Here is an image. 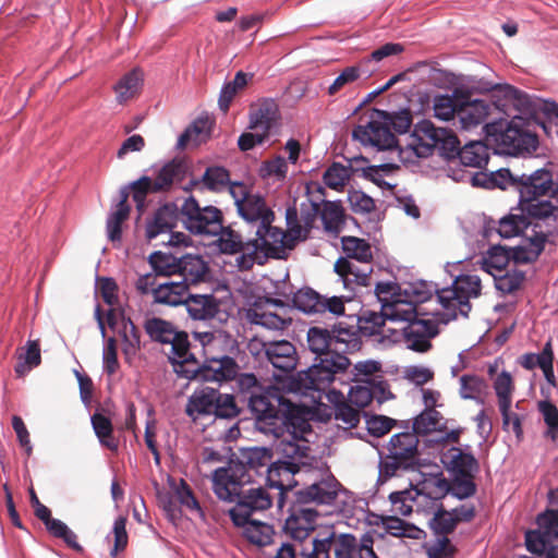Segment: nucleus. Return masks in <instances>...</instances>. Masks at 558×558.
Here are the masks:
<instances>
[{
  "label": "nucleus",
  "instance_id": "obj_1",
  "mask_svg": "<svg viewBox=\"0 0 558 558\" xmlns=\"http://www.w3.org/2000/svg\"><path fill=\"white\" fill-rule=\"evenodd\" d=\"M248 407L255 415L256 428L266 435L287 434L292 439H301L313 432L310 423L313 416L311 408L293 403L277 387L253 392Z\"/></svg>",
  "mask_w": 558,
  "mask_h": 558
},
{
  "label": "nucleus",
  "instance_id": "obj_2",
  "mask_svg": "<svg viewBox=\"0 0 558 558\" xmlns=\"http://www.w3.org/2000/svg\"><path fill=\"white\" fill-rule=\"evenodd\" d=\"M252 481L246 468L239 463H230L227 468H219L214 472V492L217 497L226 501H236L229 510V515L234 525L246 523L255 511L269 509L272 498L264 487L245 486Z\"/></svg>",
  "mask_w": 558,
  "mask_h": 558
},
{
  "label": "nucleus",
  "instance_id": "obj_3",
  "mask_svg": "<svg viewBox=\"0 0 558 558\" xmlns=\"http://www.w3.org/2000/svg\"><path fill=\"white\" fill-rule=\"evenodd\" d=\"M515 192L518 209L535 220H558V182L553 172L542 168L531 173H520Z\"/></svg>",
  "mask_w": 558,
  "mask_h": 558
},
{
  "label": "nucleus",
  "instance_id": "obj_4",
  "mask_svg": "<svg viewBox=\"0 0 558 558\" xmlns=\"http://www.w3.org/2000/svg\"><path fill=\"white\" fill-rule=\"evenodd\" d=\"M217 245L221 253L238 255L235 264L240 270H250L255 264L264 265L269 258L270 247L266 239L254 236L245 239L243 234L231 226L225 227L217 232Z\"/></svg>",
  "mask_w": 558,
  "mask_h": 558
},
{
  "label": "nucleus",
  "instance_id": "obj_5",
  "mask_svg": "<svg viewBox=\"0 0 558 558\" xmlns=\"http://www.w3.org/2000/svg\"><path fill=\"white\" fill-rule=\"evenodd\" d=\"M174 372L180 377L198 379L201 381L229 383L236 378L240 366L229 355L208 354L203 365H199L195 356L190 352L187 357L174 364Z\"/></svg>",
  "mask_w": 558,
  "mask_h": 558
},
{
  "label": "nucleus",
  "instance_id": "obj_6",
  "mask_svg": "<svg viewBox=\"0 0 558 558\" xmlns=\"http://www.w3.org/2000/svg\"><path fill=\"white\" fill-rule=\"evenodd\" d=\"M391 315L405 323L401 330L408 349L418 353L432 349V339L439 333L437 320L426 318L413 303L408 302L397 303V308Z\"/></svg>",
  "mask_w": 558,
  "mask_h": 558
},
{
  "label": "nucleus",
  "instance_id": "obj_7",
  "mask_svg": "<svg viewBox=\"0 0 558 558\" xmlns=\"http://www.w3.org/2000/svg\"><path fill=\"white\" fill-rule=\"evenodd\" d=\"M229 192L234 199L238 214L250 223L256 225L255 235L267 239L275 221V213L264 196L253 193L240 182H232Z\"/></svg>",
  "mask_w": 558,
  "mask_h": 558
},
{
  "label": "nucleus",
  "instance_id": "obj_8",
  "mask_svg": "<svg viewBox=\"0 0 558 558\" xmlns=\"http://www.w3.org/2000/svg\"><path fill=\"white\" fill-rule=\"evenodd\" d=\"M418 437L410 432L391 436L387 445L388 452L380 458V475L390 478L401 471L413 469L418 457Z\"/></svg>",
  "mask_w": 558,
  "mask_h": 558
},
{
  "label": "nucleus",
  "instance_id": "obj_9",
  "mask_svg": "<svg viewBox=\"0 0 558 558\" xmlns=\"http://www.w3.org/2000/svg\"><path fill=\"white\" fill-rule=\"evenodd\" d=\"M143 327L151 341L170 345L169 361L173 367L175 363L187 357L190 353L189 336L185 331L178 330L173 323L151 317L144 322Z\"/></svg>",
  "mask_w": 558,
  "mask_h": 558
},
{
  "label": "nucleus",
  "instance_id": "obj_10",
  "mask_svg": "<svg viewBox=\"0 0 558 558\" xmlns=\"http://www.w3.org/2000/svg\"><path fill=\"white\" fill-rule=\"evenodd\" d=\"M287 230L271 226L266 239V243L270 247L269 258H286L287 250H292L301 242L305 241L310 231L305 228L299 218L296 207H289L286 211Z\"/></svg>",
  "mask_w": 558,
  "mask_h": 558
},
{
  "label": "nucleus",
  "instance_id": "obj_11",
  "mask_svg": "<svg viewBox=\"0 0 558 558\" xmlns=\"http://www.w3.org/2000/svg\"><path fill=\"white\" fill-rule=\"evenodd\" d=\"M180 214L185 228L194 234L217 235L222 230V211L211 205L202 207L193 196L183 202Z\"/></svg>",
  "mask_w": 558,
  "mask_h": 558
},
{
  "label": "nucleus",
  "instance_id": "obj_12",
  "mask_svg": "<svg viewBox=\"0 0 558 558\" xmlns=\"http://www.w3.org/2000/svg\"><path fill=\"white\" fill-rule=\"evenodd\" d=\"M481 293V279L475 275H462L454 279L451 287L437 291V299L446 310H453V318H457L458 310L462 316H468L472 306L470 299L477 298Z\"/></svg>",
  "mask_w": 558,
  "mask_h": 558
},
{
  "label": "nucleus",
  "instance_id": "obj_13",
  "mask_svg": "<svg viewBox=\"0 0 558 558\" xmlns=\"http://www.w3.org/2000/svg\"><path fill=\"white\" fill-rule=\"evenodd\" d=\"M335 357L315 359V363L308 369L299 374V389L325 391L333 381L335 375L344 372L350 365L347 356L336 355Z\"/></svg>",
  "mask_w": 558,
  "mask_h": 558
},
{
  "label": "nucleus",
  "instance_id": "obj_14",
  "mask_svg": "<svg viewBox=\"0 0 558 558\" xmlns=\"http://www.w3.org/2000/svg\"><path fill=\"white\" fill-rule=\"evenodd\" d=\"M175 216L173 210L168 206H161L156 210L154 217L146 226V239L149 242L161 239L154 243V245H169L172 247L189 246L192 244L190 235L173 232Z\"/></svg>",
  "mask_w": 558,
  "mask_h": 558
},
{
  "label": "nucleus",
  "instance_id": "obj_15",
  "mask_svg": "<svg viewBox=\"0 0 558 558\" xmlns=\"http://www.w3.org/2000/svg\"><path fill=\"white\" fill-rule=\"evenodd\" d=\"M345 301L343 296H325L310 287L299 289L292 298L293 306L310 316L330 314L340 316L344 314Z\"/></svg>",
  "mask_w": 558,
  "mask_h": 558
},
{
  "label": "nucleus",
  "instance_id": "obj_16",
  "mask_svg": "<svg viewBox=\"0 0 558 558\" xmlns=\"http://www.w3.org/2000/svg\"><path fill=\"white\" fill-rule=\"evenodd\" d=\"M385 118L386 111L373 109L366 123L359 124L353 129V138L364 145H372L381 150L396 147L397 138Z\"/></svg>",
  "mask_w": 558,
  "mask_h": 558
},
{
  "label": "nucleus",
  "instance_id": "obj_17",
  "mask_svg": "<svg viewBox=\"0 0 558 558\" xmlns=\"http://www.w3.org/2000/svg\"><path fill=\"white\" fill-rule=\"evenodd\" d=\"M185 308L193 320L208 322L222 326L230 318L226 302L214 294H189Z\"/></svg>",
  "mask_w": 558,
  "mask_h": 558
},
{
  "label": "nucleus",
  "instance_id": "obj_18",
  "mask_svg": "<svg viewBox=\"0 0 558 558\" xmlns=\"http://www.w3.org/2000/svg\"><path fill=\"white\" fill-rule=\"evenodd\" d=\"M493 97L495 99L494 108L502 111L508 117L512 114V111L513 114L518 116H532L538 109L536 101L530 95L509 84L496 85L493 88Z\"/></svg>",
  "mask_w": 558,
  "mask_h": 558
},
{
  "label": "nucleus",
  "instance_id": "obj_19",
  "mask_svg": "<svg viewBox=\"0 0 558 558\" xmlns=\"http://www.w3.org/2000/svg\"><path fill=\"white\" fill-rule=\"evenodd\" d=\"M536 524V530L526 532V548L533 554L546 556L554 545V536L558 535V510L549 509L539 513Z\"/></svg>",
  "mask_w": 558,
  "mask_h": 558
},
{
  "label": "nucleus",
  "instance_id": "obj_20",
  "mask_svg": "<svg viewBox=\"0 0 558 558\" xmlns=\"http://www.w3.org/2000/svg\"><path fill=\"white\" fill-rule=\"evenodd\" d=\"M486 128L499 133L498 141L508 147L509 153L536 147L537 137L523 128V119L518 114H512V120L507 123L506 128L501 123L486 124Z\"/></svg>",
  "mask_w": 558,
  "mask_h": 558
},
{
  "label": "nucleus",
  "instance_id": "obj_21",
  "mask_svg": "<svg viewBox=\"0 0 558 558\" xmlns=\"http://www.w3.org/2000/svg\"><path fill=\"white\" fill-rule=\"evenodd\" d=\"M397 303H403L402 301L396 300L390 305H383L380 312H374L369 310L362 311L357 317V328L361 336L373 337V336H387L388 332H392V329H386V320H398L397 317L391 314L397 308Z\"/></svg>",
  "mask_w": 558,
  "mask_h": 558
},
{
  "label": "nucleus",
  "instance_id": "obj_22",
  "mask_svg": "<svg viewBox=\"0 0 558 558\" xmlns=\"http://www.w3.org/2000/svg\"><path fill=\"white\" fill-rule=\"evenodd\" d=\"M339 487L340 483L330 475L300 489L296 493V499L299 504L303 505L311 502L316 505H330L337 499Z\"/></svg>",
  "mask_w": 558,
  "mask_h": 558
},
{
  "label": "nucleus",
  "instance_id": "obj_23",
  "mask_svg": "<svg viewBox=\"0 0 558 558\" xmlns=\"http://www.w3.org/2000/svg\"><path fill=\"white\" fill-rule=\"evenodd\" d=\"M318 512L310 507H295L284 523V532L294 541L303 542L316 527Z\"/></svg>",
  "mask_w": 558,
  "mask_h": 558
},
{
  "label": "nucleus",
  "instance_id": "obj_24",
  "mask_svg": "<svg viewBox=\"0 0 558 558\" xmlns=\"http://www.w3.org/2000/svg\"><path fill=\"white\" fill-rule=\"evenodd\" d=\"M359 264L344 257L338 258L335 263V271L342 279L345 288L353 289L352 284L371 286L372 262H359Z\"/></svg>",
  "mask_w": 558,
  "mask_h": 558
},
{
  "label": "nucleus",
  "instance_id": "obj_25",
  "mask_svg": "<svg viewBox=\"0 0 558 558\" xmlns=\"http://www.w3.org/2000/svg\"><path fill=\"white\" fill-rule=\"evenodd\" d=\"M359 264L344 257L338 258L335 263V271L342 279L345 288L353 289L352 284L371 286L372 262H359Z\"/></svg>",
  "mask_w": 558,
  "mask_h": 558
},
{
  "label": "nucleus",
  "instance_id": "obj_26",
  "mask_svg": "<svg viewBox=\"0 0 558 558\" xmlns=\"http://www.w3.org/2000/svg\"><path fill=\"white\" fill-rule=\"evenodd\" d=\"M267 362L275 368L290 373L295 369L299 355L295 345L288 340H276L268 343Z\"/></svg>",
  "mask_w": 558,
  "mask_h": 558
},
{
  "label": "nucleus",
  "instance_id": "obj_27",
  "mask_svg": "<svg viewBox=\"0 0 558 558\" xmlns=\"http://www.w3.org/2000/svg\"><path fill=\"white\" fill-rule=\"evenodd\" d=\"M446 134L445 128H437L433 122L424 120L420 122L413 132V150L417 157H427L439 145L440 135Z\"/></svg>",
  "mask_w": 558,
  "mask_h": 558
},
{
  "label": "nucleus",
  "instance_id": "obj_28",
  "mask_svg": "<svg viewBox=\"0 0 558 558\" xmlns=\"http://www.w3.org/2000/svg\"><path fill=\"white\" fill-rule=\"evenodd\" d=\"M315 192L318 194V199L323 203L319 215L325 231L329 234L338 235L345 223V214L341 203L324 201L325 189L320 185H315Z\"/></svg>",
  "mask_w": 558,
  "mask_h": 558
},
{
  "label": "nucleus",
  "instance_id": "obj_29",
  "mask_svg": "<svg viewBox=\"0 0 558 558\" xmlns=\"http://www.w3.org/2000/svg\"><path fill=\"white\" fill-rule=\"evenodd\" d=\"M492 108L493 106L483 99L460 100L457 116L460 128L471 130L478 126L490 114Z\"/></svg>",
  "mask_w": 558,
  "mask_h": 558
},
{
  "label": "nucleus",
  "instance_id": "obj_30",
  "mask_svg": "<svg viewBox=\"0 0 558 558\" xmlns=\"http://www.w3.org/2000/svg\"><path fill=\"white\" fill-rule=\"evenodd\" d=\"M247 318L251 324L271 330H284L292 323V318L287 313H279L257 303L247 311Z\"/></svg>",
  "mask_w": 558,
  "mask_h": 558
},
{
  "label": "nucleus",
  "instance_id": "obj_31",
  "mask_svg": "<svg viewBox=\"0 0 558 558\" xmlns=\"http://www.w3.org/2000/svg\"><path fill=\"white\" fill-rule=\"evenodd\" d=\"M442 463L454 476L474 477L478 471V462L472 453L463 452L458 447H451L441 457Z\"/></svg>",
  "mask_w": 558,
  "mask_h": 558
},
{
  "label": "nucleus",
  "instance_id": "obj_32",
  "mask_svg": "<svg viewBox=\"0 0 558 558\" xmlns=\"http://www.w3.org/2000/svg\"><path fill=\"white\" fill-rule=\"evenodd\" d=\"M219 391L217 389L205 387L195 390L187 400L185 413L193 420L199 416L211 415L215 410V402H218Z\"/></svg>",
  "mask_w": 558,
  "mask_h": 558
},
{
  "label": "nucleus",
  "instance_id": "obj_33",
  "mask_svg": "<svg viewBox=\"0 0 558 558\" xmlns=\"http://www.w3.org/2000/svg\"><path fill=\"white\" fill-rule=\"evenodd\" d=\"M209 268L207 263L199 255L184 254L179 256L177 275L182 277L180 282L196 284L205 280Z\"/></svg>",
  "mask_w": 558,
  "mask_h": 558
},
{
  "label": "nucleus",
  "instance_id": "obj_34",
  "mask_svg": "<svg viewBox=\"0 0 558 558\" xmlns=\"http://www.w3.org/2000/svg\"><path fill=\"white\" fill-rule=\"evenodd\" d=\"M278 106L274 100L265 99L250 109V125L253 131H260L269 136V132L277 119Z\"/></svg>",
  "mask_w": 558,
  "mask_h": 558
},
{
  "label": "nucleus",
  "instance_id": "obj_35",
  "mask_svg": "<svg viewBox=\"0 0 558 558\" xmlns=\"http://www.w3.org/2000/svg\"><path fill=\"white\" fill-rule=\"evenodd\" d=\"M189 294L190 292L186 283L167 280L165 282H160L156 287L154 290L153 301L154 303L167 306L185 305Z\"/></svg>",
  "mask_w": 558,
  "mask_h": 558
},
{
  "label": "nucleus",
  "instance_id": "obj_36",
  "mask_svg": "<svg viewBox=\"0 0 558 558\" xmlns=\"http://www.w3.org/2000/svg\"><path fill=\"white\" fill-rule=\"evenodd\" d=\"M307 347L311 352L316 354L315 359H336V355H341L335 348L331 331L327 328L310 327L307 330Z\"/></svg>",
  "mask_w": 558,
  "mask_h": 558
},
{
  "label": "nucleus",
  "instance_id": "obj_37",
  "mask_svg": "<svg viewBox=\"0 0 558 558\" xmlns=\"http://www.w3.org/2000/svg\"><path fill=\"white\" fill-rule=\"evenodd\" d=\"M276 438L277 451L286 458L284 461H293L304 464L303 460L310 457L311 448L306 438L292 439L286 435L274 436Z\"/></svg>",
  "mask_w": 558,
  "mask_h": 558
},
{
  "label": "nucleus",
  "instance_id": "obj_38",
  "mask_svg": "<svg viewBox=\"0 0 558 558\" xmlns=\"http://www.w3.org/2000/svg\"><path fill=\"white\" fill-rule=\"evenodd\" d=\"M529 240L527 245H519L510 250L511 260L514 264H527L535 262L544 250L547 234L533 230L532 235H525Z\"/></svg>",
  "mask_w": 558,
  "mask_h": 558
},
{
  "label": "nucleus",
  "instance_id": "obj_39",
  "mask_svg": "<svg viewBox=\"0 0 558 558\" xmlns=\"http://www.w3.org/2000/svg\"><path fill=\"white\" fill-rule=\"evenodd\" d=\"M331 333L335 342V348L340 354L347 356L348 353H353L361 349V333L357 327H345L343 326L342 323H339L333 325Z\"/></svg>",
  "mask_w": 558,
  "mask_h": 558
},
{
  "label": "nucleus",
  "instance_id": "obj_40",
  "mask_svg": "<svg viewBox=\"0 0 558 558\" xmlns=\"http://www.w3.org/2000/svg\"><path fill=\"white\" fill-rule=\"evenodd\" d=\"M519 175L520 173L512 172L510 169H499L490 175L482 172L474 174L472 183L474 186L512 189L515 191Z\"/></svg>",
  "mask_w": 558,
  "mask_h": 558
},
{
  "label": "nucleus",
  "instance_id": "obj_41",
  "mask_svg": "<svg viewBox=\"0 0 558 558\" xmlns=\"http://www.w3.org/2000/svg\"><path fill=\"white\" fill-rule=\"evenodd\" d=\"M143 84V72L133 69L124 74L113 86L117 101L122 105L140 94Z\"/></svg>",
  "mask_w": 558,
  "mask_h": 558
},
{
  "label": "nucleus",
  "instance_id": "obj_42",
  "mask_svg": "<svg viewBox=\"0 0 558 558\" xmlns=\"http://www.w3.org/2000/svg\"><path fill=\"white\" fill-rule=\"evenodd\" d=\"M129 193L121 191V199L114 211L107 219V233L111 242H120L122 238V225L129 218L131 207L128 203Z\"/></svg>",
  "mask_w": 558,
  "mask_h": 558
},
{
  "label": "nucleus",
  "instance_id": "obj_43",
  "mask_svg": "<svg viewBox=\"0 0 558 558\" xmlns=\"http://www.w3.org/2000/svg\"><path fill=\"white\" fill-rule=\"evenodd\" d=\"M447 420L436 409L424 410L413 422V432L417 435H427L432 432H445Z\"/></svg>",
  "mask_w": 558,
  "mask_h": 558
},
{
  "label": "nucleus",
  "instance_id": "obj_44",
  "mask_svg": "<svg viewBox=\"0 0 558 558\" xmlns=\"http://www.w3.org/2000/svg\"><path fill=\"white\" fill-rule=\"evenodd\" d=\"M186 172L185 163L180 159H172L167 162L159 171L154 180L155 191H167L175 181L184 179Z\"/></svg>",
  "mask_w": 558,
  "mask_h": 558
},
{
  "label": "nucleus",
  "instance_id": "obj_45",
  "mask_svg": "<svg viewBox=\"0 0 558 558\" xmlns=\"http://www.w3.org/2000/svg\"><path fill=\"white\" fill-rule=\"evenodd\" d=\"M494 389L498 398V405L501 416L507 424L509 420V409L512 403V392L514 385L510 373L501 372L494 381Z\"/></svg>",
  "mask_w": 558,
  "mask_h": 558
},
{
  "label": "nucleus",
  "instance_id": "obj_46",
  "mask_svg": "<svg viewBox=\"0 0 558 558\" xmlns=\"http://www.w3.org/2000/svg\"><path fill=\"white\" fill-rule=\"evenodd\" d=\"M417 490L420 492L418 498L422 504L429 499L437 506L438 501L449 495L450 482L441 475L432 476L424 480Z\"/></svg>",
  "mask_w": 558,
  "mask_h": 558
},
{
  "label": "nucleus",
  "instance_id": "obj_47",
  "mask_svg": "<svg viewBox=\"0 0 558 558\" xmlns=\"http://www.w3.org/2000/svg\"><path fill=\"white\" fill-rule=\"evenodd\" d=\"M93 429L101 444L108 450L116 452L119 448V440L113 435L111 420L102 413L96 412L92 415Z\"/></svg>",
  "mask_w": 558,
  "mask_h": 558
},
{
  "label": "nucleus",
  "instance_id": "obj_48",
  "mask_svg": "<svg viewBox=\"0 0 558 558\" xmlns=\"http://www.w3.org/2000/svg\"><path fill=\"white\" fill-rule=\"evenodd\" d=\"M41 363L40 344L38 340H28L25 344L24 352L17 356V363L14 366L16 377H24L33 368Z\"/></svg>",
  "mask_w": 558,
  "mask_h": 558
},
{
  "label": "nucleus",
  "instance_id": "obj_49",
  "mask_svg": "<svg viewBox=\"0 0 558 558\" xmlns=\"http://www.w3.org/2000/svg\"><path fill=\"white\" fill-rule=\"evenodd\" d=\"M458 157L465 167L483 168L488 163V147L482 142H471L461 148Z\"/></svg>",
  "mask_w": 558,
  "mask_h": 558
},
{
  "label": "nucleus",
  "instance_id": "obj_50",
  "mask_svg": "<svg viewBox=\"0 0 558 558\" xmlns=\"http://www.w3.org/2000/svg\"><path fill=\"white\" fill-rule=\"evenodd\" d=\"M342 250L345 257L350 260L359 262H373V251L369 243L355 236H343L341 239Z\"/></svg>",
  "mask_w": 558,
  "mask_h": 558
},
{
  "label": "nucleus",
  "instance_id": "obj_51",
  "mask_svg": "<svg viewBox=\"0 0 558 558\" xmlns=\"http://www.w3.org/2000/svg\"><path fill=\"white\" fill-rule=\"evenodd\" d=\"M239 526L243 527L244 536L250 543L260 547L271 543L274 530L270 525L248 518L246 523Z\"/></svg>",
  "mask_w": 558,
  "mask_h": 558
},
{
  "label": "nucleus",
  "instance_id": "obj_52",
  "mask_svg": "<svg viewBox=\"0 0 558 558\" xmlns=\"http://www.w3.org/2000/svg\"><path fill=\"white\" fill-rule=\"evenodd\" d=\"M420 492L417 488L404 489L393 492L389 495V500L392 505V510L401 515H409L413 511L414 505L422 506L418 498Z\"/></svg>",
  "mask_w": 558,
  "mask_h": 558
},
{
  "label": "nucleus",
  "instance_id": "obj_53",
  "mask_svg": "<svg viewBox=\"0 0 558 558\" xmlns=\"http://www.w3.org/2000/svg\"><path fill=\"white\" fill-rule=\"evenodd\" d=\"M529 219L531 218L522 211L510 213L499 220L498 233L506 239L519 235L530 226Z\"/></svg>",
  "mask_w": 558,
  "mask_h": 558
},
{
  "label": "nucleus",
  "instance_id": "obj_54",
  "mask_svg": "<svg viewBox=\"0 0 558 558\" xmlns=\"http://www.w3.org/2000/svg\"><path fill=\"white\" fill-rule=\"evenodd\" d=\"M179 256L174 253L154 252L149 255V264L158 276L170 277L177 275Z\"/></svg>",
  "mask_w": 558,
  "mask_h": 558
},
{
  "label": "nucleus",
  "instance_id": "obj_55",
  "mask_svg": "<svg viewBox=\"0 0 558 558\" xmlns=\"http://www.w3.org/2000/svg\"><path fill=\"white\" fill-rule=\"evenodd\" d=\"M459 381V393L462 399L480 400L487 389L485 379L476 375H462Z\"/></svg>",
  "mask_w": 558,
  "mask_h": 558
},
{
  "label": "nucleus",
  "instance_id": "obj_56",
  "mask_svg": "<svg viewBox=\"0 0 558 558\" xmlns=\"http://www.w3.org/2000/svg\"><path fill=\"white\" fill-rule=\"evenodd\" d=\"M454 513L445 509L442 504L437 505V510L430 521V526L437 536H447L457 526Z\"/></svg>",
  "mask_w": 558,
  "mask_h": 558
},
{
  "label": "nucleus",
  "instance_id": "obj_57",
  "mask_svg": "<svg viewBox=\"0 0 558 558\" xmlns=\"http://www.w3.org/2000/svg\"><path fill=\"white\" fill-rule=\"evenodd\" d=\"M245 463H242L245 468L247 473L250 474V470H255L258 472L262 468H269L271 463H274L272 458V450L265 448V447H255L248 449L244 453Z\"/></svg>",
  "mask_w": 558,
  "mask_h": 558
},
{
  "label": "nucleus",
  "instance_id": "obj_58",
  "mask_svg": "<svg viewBox=\"0 0 558 558\" xmlns=\"http://www.w3.org/2000/svg\"><path fill=\"white\" fill-rule=\"evenodd\" d=\"M350 168L340 162H332L323 175L324 183L336 191H341L350 180Z\"/></svg>",
  "mask_w": 558,
  "mask_h": 558
},
{
  "label": "nucleus",
  "instance_id": "obj_59",
  "mask_svg": "<svg viewBox=\"0 0 558 558\" xmlns=\"http://www.w3.org/2000/svg\"><path fill=\"white\" fill-rule=\"evenodd\" d=\"M510 260V250L497 245L488 250L486 256L484 257V267L490 274H493V270L501 272L507 268Z\"/></svg>",
  "mask_w": 558,
  "mask_h": 558
},
{
  "label": "nucleus",
  "instance_id": "obj_60",
  "mask_svg": "<svg viewBox=\"0 0 558 558\" xmlns=\"http://www.w3.org/2000/svg\"><path fill=\"white\" fill-rule=\"evenodd\" d=\"M538 410L547 425L546 437L553 442L558 444V408L550 401H541Z\"/></svg>",
  "mask_w": 558,
  "mask_h": 558
},
{
  "label": "nucleus",
  "instance_id": "obj_61",
  "mask_svg": "<svg viewBox=\"0 0 558 558\" xmlns=\"http://www.w3.org/2000/svg\"><path fill=\"white\" fill-rule=\"evenodd\" d=\"M495 277V287L497 290L502 292L504 294H510L519 290L525 279V275L521 270H511L507 271L504 275L497 276L493 274Z\"/></svg>",
  "mask_w": 558,
  "mask_h": 558
},
{
  "label": "nucleus",
  "instance_id": "obj_62",
  "mask_svg": "<svg viewBox=\"0 0 558 558\" xmlns=\"http://www.w3.org/2000/svg\"><path fill=\"white\" fill-rule=\"evenodd\" d=\"M460 99L450 96L437 97L434 102V114L444 121L457 120Z\"/></svg>",
  "mask_w": 558,
  "mask_h": 558
},
{
  "label": "nucleus",
  "instance_id": "obj_63",
  "mask_svg": "<svg viewBox=\"0 0 558 558\" xmlns=\"http://www.w3.org/2000/svg\"><path fill=\"white\" fill-rule=\"evenodd\" d=\"M204 184L213 191H218L223 186L230 185L229 171L222 167H209L203 175Z\"/></svg>",
  "mask_w": 558,
  "mask_h": 558
},
{
  "label": "nucleus",
  "instance_id": "obj_64",
  "mask_svg": "<svg viewBox=\"0 0 558 558\" xmlns=\"http://www.w3.org/2000/svg\"><path fill=\"white\" fill-rule=\"evenodd\" d=\"M336 558H356L359 544L352 534H340L335 541Z\"/></svg>",
  "mask_w": 558,
  "mask_h": 558
}]
</instances>
